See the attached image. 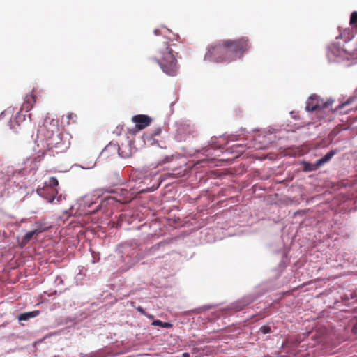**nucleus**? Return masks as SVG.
Instances as JSON below:
<instances>
[{
    "label": "nucleus",
    "mask_w": 357,
    "mask_h": 357,
    "mask_svg": "<svg viewBox=\"0 0 357 357\" xmlns=\"http://www.w3.org/2000/svg\"><path fill=\"white\" fill-rule=\"evenodd\" d=\"M249 48V41L245 37L220 40L208 47L205 59L216 63H229L241 58Z\"/></svg>",
    "instance_id": "1"
},
{
    "label": "nucleus",
    "mask_w": 357,
    "mask_h": 357,
    "mask_svg": "<svg viewBox=\"0 0 357 357\" xmlns=\"http://www.w3.org/2000/svg\"><path fill=\"white\" fill-rule=\"evenodd\" d=\"M180 36L174 35L172 38L165 36L157 42L153 59L160 66L162 71L168 75L175 76L178 71L177 61L178 45L174 41H179Z\"/></svg>",
    "instance_id": "2"
},
{
    "label": "nucleus",
    "mask_w": 357,
    "mask_h": 357,
    "mask_svg": "<svg viewBox=\"0 0 357 357\" xmlns=\"http://www.w3.org/2000/svg\"><path fill=\"white\" fill-rule=\"evenodd\" d=\"M38 134L44 137L47 142L48 151L54 148L59 149V152L63 151L67 146L62 139V134L58 125L53 121H45L38 130Z\"/></svg>",
    "instance_id": "3"
},
{
    "label": "nucleus",
    "mask_w": 357,
    "mask_h": 357,
    "mask_svg": "<svg viewBox=\"0 0 357 357\" xmlns=\"http://www.w3.org/2000/svg\"><path fill=\"white\" fill-rule=\"evenodd\" d=\"M335 154V151L334 150L330 151L326 155H325L321 159L317 160L314 163H310L308 162H303V169L305 172H312L318 169L321 166H323L325 163L329 162L333 155Z\"/></svg>",
    "instance_id": "4"
},
{
    "label": "nucleus",
    "mask_w": 357,
    "mask_h": 357,
    "mask_svg": "<svg viewBox=\"0 0 357 357\" xmlns=\"http://www.w3.org/2000/svg\"><path fill=\"white\" fill-rule=\"evenodd\" d=\"M58 192V189L50 188H40L37 189V193L44 197L50 203L53 202Z\"/></svg>",
    "instance_id": "5"
},
{
    "label": "nucleus",
    "mask_w": 357,
    "mask_h": 357,
    "mask_svg": "<svg viewBox=\"0 0 357 357\" xmlns=\"http://www.w3.org/2000/svg\"><path fill=\"white\" fill-rule=\"evenodd\" d=\"M132 121L135 123L138 130H142L150 125L151 119L147 115L138 114L132 117Z\"/></svg>",
    "instance_id": "6"
},
{
    "label": "nucleus",
    "mask_w": 357,
    "mask_h": 357,
    "mask_svg": "<svg viewBox=\"0 0 357 357\" xmlns=\"http://www.w3.org/2000/svg\"><path fill=\"white\" fill-rule=\"evenodd\" d=\"M36 103V96L33 94H27L25 96L24 102L22 105L21 110L29 112Z\"/></svg>",
    "instance_id": "7"
},
{
    "label": "nucleus",
    "mask_w": 357,
    "mask_h": 357,
    "mask_svg": "<svg viewBox=\"0 0 357 357\" xmlns=\"http://www.w3.org/2000/svg\"><path fill=\"white\" fill-rule=\"evenodd\" d=\"M317 101H319V96H317V95L311 96L306 102V110L308 112H313L319 109Z\"/></svg>",
    "instance_id": "8"
},
{
    "label": "nucleus",
    "mask_w": 357,
    "mask_h": 357,
    "mask_svg": "<svg viewBox=\"0 0 357 357\" xmlns=\"http://www.w3.org/2000/svg\"><path fill=\"white\" fill-rule=\"evenodd\" d=\"M357 98V89H356L354 96L349 98L346 101L342 102L337 107L334 109V111L338 112L340 109L344 108L345 107L351 105L353 102L356 101Z\"/></svg>",
    "instance_id": "9"
},
{
    "label": "nucleus",
    "mask_w": 357,
    "mask_h": 357,
    "mask_svg": "<svg viewBox=\"0 0 357 357\" xmlns=\"http://www.w3.org/2000/svg\"><path fill=\"white\" fill-rule=\"evenodd\" d=\"M40 314L38 310H34L29 312L22 313L18 316V319L20 321H27L31 318L36 317Z\"/></svg>",
    "instance_id": "10"
},
{
    "label": "nucleus",
    "mask_w": 357,
    "mask_h": 357,
    "mask_svg": "<svg viewBox=\"0 0 357 357\" xmlns=\"http://www.w3.org/2000/svg\"><path fill=\"white\" fill-rule=\"evenodd\" d=\"M59 181L56 177H50L48 181H45L43 188H50L57 189Z\"/></svg>",
    "instance_id": "11"
},
{
    "label": "nucleus",
    "mask_w": 357,
    "mask_h": 357,
    "mask_svg": "<svg viewBox=\"0 0 357 357\" xmlns=\"http://www.w3.org/2000/svg\"><path fill=\"white\" fill-rule=\"evenodd\" d=\"M10 176L8 172L0 171V188L4 187L10 181Z\"/></svg>",
    "instance_id": "12"
},
{
    "label": "nucleus",
    "mask_w": 357,
    "mask_h": 357,
    "mask_svg": "<svg viewBox=\"0 0 357 357\" xmlns=\"http://www.w3.org/2000/svg\"><path fill=\"white\" fill-rule=\"evenodd\" d=\"M349 24L351 26L352 29H355L357 32V11H354L351 14Z\"/></svg>",
    "instance_id": "13"
},
{
    "label": "nucleus",
    "mask_w": 357,
    "mask_h": 357,
    "mask_svg": "<svg viewBox=\"0 0 357 357\" xmlns=\"http://www.w3.org/2000/svg\"><path fill=\"white\" fill-rule=\"evenodd\" d=\"M317 102L319 105V109H320L323 108H327L329 106H331L333 104V100L330 99L326 101H324L323 99L319 97V101Z\"/></svg>",
    "instance_id": "14"
},
{
    "label": "nucleus",
    "mask_w": 357,
    "mask_h": 357,
    "mask_svg": "<svg viewBox=\"0 0 357 357\" xmlns=\"http://www.w3.org/2000/svg\"><path fill=\"white\" fill-rule=\"evenodd\" d=\"M46 154L47 153L45 151L38 152L37 155L33 158V162L35 163L34 167H36L38 163H40L43 160V158Z\"/></svg>",
    "instance_id": "15"
},
{
    "label": "nucleus",
    "mask_w": 357,
    "mask_h": 357,
    "mask_svg": "<svg viewBox=\"0 0 357 357\" xmlns=\"http://www.w3.org/2000/svg\"><path fill=\"white\" fill-rule=\"evenodd\" d=\"M152 324L153 326H158L165 328H169L172 327V324L169 322H162L160 320H155Z\"/></svg>",
    "instance_id": "16"
},
{
    "label": "nucleus",
    "mask_w": 357,
    "mask_h": 357,
    "mask_svg": "<svg viewBox=\"0 0 357 357\" xmlns=\"http://www.w3.org/2000/svg\"><path fill=\"white\" fill-rule=\"evenodd\" d=\"M37 233V230H33V231H29L27 232L23 239H22V241L24 243H27L33 237V236Z\"/></svg>",
    "instance_id": "17"
},
{
    "label": "nucleus",
    "mask_w": 357,
    "mask_h": 357,
    "mask_svg": "<svg viewBox=\"0 0 357 357\" xmlns=\"http://www.w3.org/2000/svg\"><path fill=\"white\" fill-rule=\"evenodd\" d=\"M172 159H173V155L166 156L161 161L158 162V165H162L163 164L169 162L172 160Z\"/></svg>",
    "instance_id": "18"
},
{
    "label": "nucleus",
    "mask_w": 357,
    "mask_h": 357,
    "mask_svg": "<svg viewBox=\"0 0 357 357\" xmlns=\"http://www.w3.org/2000/svg\"><path fill=\"white\" fill-rule=\"evenodd\" d=\"M158 188V185L154 187H151V188H142L141 190H139V193H144V192H152L155 190H156L157 188Z\"/></svg>",
    "instance_id": "19"
},
{
    "label": "nucleus",
    "mask_w": 357,
    "mask_h": 357,
    "mask_svg": "<svg viewBox=\"0 0 357 357\" xmlns=\"http://www.w3.org/2000/svg\"><path fill=\"white\" fill-rule=\"evenodd\" d=\"M67 119H68L67 123L70 124V121H73V122H75L76 121L77 115L74 113H70L67 115Z\"/></svg>",
    "instance_id": "20"
},
{
    "label": "nucleus",
    "mask_w": 357,
    "mask_h": 357,
    "mask_svg": "<svg viewBox=\"0 0 357 357\" xmlns=\"http://www.w3.org/2000/svg\"><path fill=\"white\" fill-rule=\"evenodd\" d=\"M260 331L263 334H266L271 332V328L269 326H263L260 328Z\"/></svg>",
    "instance_id": "21"
},
{
    "label": "nucleus",
    "mask_w": 357,
    "mask_h": 357,
    "mask_svg": "<svg viewBox=\"0 0 357 357\" xmlns=\"http://www.w3.org/2000/svg\"><path fill=\"white\" fill-rule=\"evenodd\" d=\"M252 301H241L239 302V303H242V305L240 306V307H238V310H242L245 306L249 305Z\"/></svg>",
    "instance_id": "22"
},
{
    "label": "nucleus",
    "mask_w": 357,
    "mask_h": 357,
    "mask_svg": "<svg viewBox=\"0 0 357 357\" xmlns=\"http://www.w3.org/2000/svg\"><path fill=\"white\" fill-rule=\"evenodd\" d=\"M131 199H132V197H129L128 198H124L123 199H119L118 201L121 203H128V202H130Z\"/></svg>",
    "instance_id": "23"
},
{
    "label": "nucleus",
    "mask_w": 357,
    "mask_h": 357,
    "mask_svg": "<svg viewBox=\"0 0 357 357\" xmlns=\"http://www.w3.org/2000/svg\"><path fill=\"white\" fill-rule=\"evenodd\" d=\"M137 310L139 312H140L142 314L146 315V312L144 311V310L143 309V307H142L141 306H139V307L137 308Z\"/></svg>",
    "instance_id": "24"
},
{
    "label": "nucleus",
    "mask_w": 357,
    "mask_h": 357,
    "mask_svg": "<svg viewBox=\"0 0 357 357\" xmlns=\"http://www.w3.org/2000/svg\"><path fill=\"white\" fill-rule=\"evenodd\" d=\"M154 33H155V35H159V33H160V31H159V30H158V29H155V30L154 31Z\"/></svg>",
    "instance_id": "25"
},
{
    "label": "nucleus",
    "mask_w": 357,
    "mask_h": 357,
    "mask_svg": "<svg viewBox=\"0 0 357 357\" xmlns=\"http://www.w3.org/2000/svg\"><path fill=\"white\" fill-rule=\"evenodd\" d=\"M354 37V35L352 34L351 36H348L345 38V40H350L351 38H352Z\"/></svg>",
    "instance_id": "26"
},
{
    "label": "nucleus",
    "mask_w": 357,
    "mask_h": 357,
    "mask_svg": "<svg viewBox=\"0 0 357 357\" xmlns=\"http://www.w3.org/2000/svg\"><path fill=\"white\" fill-rule=\"evenodd\" d=\"M183 357H189V354L188 353H184L183 354Z\"/></svg>",
    "instance_id": "27"
},
{
    "label": "nucleus",
    "mask_w": 357,
    "mask_h": 357,
    "mask_svg": "<svg viewBox=\"0 0 357 357\" xmlns=\"http://www.w3.org/2000/svg\"><path fill=\"white\" fill-rule=\"evenodd\" d=\"M121 192L123 193H128V192L126 190H121Z\"/></svg>",
    "instance_id": "28"
},
{
    "label": "nucleus",
    "mask_w": 357,
    "mask_h": 357,
    "mask_svg": "<svg viewBox=\"0 0 357 357\" xmlns=\"http://www.w3.org/2000/svg\"><path fill=\"white\" fill-rule=\"evenodd\" d=\"M150 319H153V315H146Z\"/></svg>",
    "instance_id": "29"
},
{
    "label": "nucleus",
    "mask_w": 357,
    "mask_h": 357,
    "mask_svg": "<svg viewBox=\"0 0 357 357\" xmlns=\"http://www.w3.org/2000/svg\"><path fill=\"white\" fill-rule=\"evenodd\" d=\"M116 133H117L118 135H120L121 132H120V131H119V132H116Z\"/></svg>",
    "instance_id": "30"
}]
</instances>
